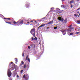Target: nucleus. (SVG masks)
<instances>
[{
	"label": "nucleus",
	"instance_id": "nucleus-37",
	"mask_svg": "<svg viewBox=\"0 0 80 80\" xmlns=\"http://www.w3.org/2000/svg\"><path fill=\"white\" fill-rule=\"evenodd\" d=\"M74 16H75V17H78V14H77V15H76V14H74Z\"/></svg>",
	"mask_w": 80,
	"mask_h": 80
},
{
	"label": "nucleus",
	"instance_id": "nucleus-8",
	"mask_svg": "<svg viewBox=\"0 0 80 80\" xmlns=\"http://www.w3.org/2000/svg\"><path fill=\"white\" fill-rule=\"evenodd\" d=\"M61 32L62 33L63 35H65L66 34V31L65 30L61 31Z\"/></svg>",
	"mask_w": 80,
	"mask_h": 80
},
{
	"label": "nucleus",
	"instance_id": "nucleus-13",
	"mask_svg": "<svg viewBox=\"0 0 80 80\" xmlns=\"http://www.w3.org/2000/svg\"><path fill=\"white\" fill-rule=\"evenodd\" d=\"M67 18H66L65 19L63 23H67Z\"/></svg>",
	"mask_w": 80,
	"mask_h": 80
},
{
	"label": "nucleus",
	"instance_id": "nucleus-7",
	"mask_svg": "<svg viewBox=\"0 0 80 80\" xmlns=\"http://www.w3.org/2000/svg\"><path fill=\"white\" fill-rule=\"evenodd\" d=\"M20 20L19 24H18V25H19V24H20V25H22V24H23V20Z\"/></svg>",
	"mask_w": 80,
	"mask_h": 80
},
{
	"label": "nucleus",
	"instance_id": "nucleus-53",
	"mask_svg": "<svg viewBox=\"0 0 80 80\" xmlns=\"http://www.w3.org/2000/svg\"><path fill=\"white\" fill-rule=\"evenodd\" d=\"M78 31H79V29H78Z\"/></svg>",
	"mask_w": 80,
	"mask_h": 80
},
{
	"label": "nucleus",
	"instance_id": "nucleus-54",
	"mask_svg": "<svg viewBox=\"0 0 80 80\" xmlns=\"http://www.w3.org/2000/svg\"><path fill=\"white\" fill-rule=\"evenodd\" d=\"M49 12H51V11H49Z\"/></svg>",
	"mask_w": 80,
	"mask_h": 80
},
{
	"label": "nucleus",
	"instance_id": "nucleus-22",
	"mask_svg": "<svg viewBox=\"0 0 80 80\" xmlns=\"http://www.w3.org/2000/svg\"><path fill=\"white\" fill-rule=\"evenodd\" d=\"M28 55H27L26 58L25 60H28Z\"/></svg>",
	"mask_w": 80,
	"mask_h": 80
},
{
	"label": "nucleus",
	"instance_id": "nucleus-41",
	"mask_svg": "<svg viewBox=\"0 0 80 80\" xmlns=\"http://www.w3.org/2000/svg\"><path fill=\"white\" fill-rule=\"evenodd\" d=\"M9 80H12V78H9Z\"/></svg>",
	"mask_w": 80,
	"mask_h": 80
},
{
	"label": "nucleus",
	"instance_id": "nucleus-40",
	"mask_svg": "<svg viewBox=\"0 0 80 80\" xmlns=\"http://www.w3.org/2000/svg\"><path fill=\"white\" fill-rule=\"evenodd\" d=\"M80 10V8L77 9V10Z\"/></svg>",
	"mask_w": 80,
	"mask_h": 80
},
{
	"label": "nucleus",
	"instance_id": "nucleus-32",
	"mask_svg": "<svg viewBox=\"0 0 80 80\" xmlns=\"http://www.w3.org/2000/svg\"><path fill=\"white\" fill-rule=\"evenodd\" d=\"M22 57H24V52H23V53H22Z\"/></svg>",
	"mask_w": 80,
	"mask_h": 80
},
{
	"label": "nucleus",
	"instance_id": "nucleus-10",
	"mask_svg": "<svg viewBox=\"0 0 80 80\" xmlns=\"http://www.w3.org/2000/svg\"><path fill=\"white\" fill-rule=\"evenodd\" d=\"M26 8H28V7L30 6V3H28V2H26Z\"/></svg>",
	"mask_w": 80,
	"mask_h": 80
},
{
	"label": "nucleus",
	"instance_id": "nucleus-50",
	"mask_svg": "<svg viewBox=\"0 0 80 80\" xmlns=\"http://www.w3.org/2000/svg\"><path fill=\"white\" fill-rule=\"evenodd\" d=\"M79 13V12L78 11V12H77V13Z\"/></svg>",
	"mask_w": 80,
	"mask_h": 80
},
{
	"label": "nucleus",
	"instance_id": "nucleus-56",
	"mask_svg": "<svg viewBox=\"0 0 80 80\" xmlns=\"http://www.w3.org/2000/svg\"><path fill=\"white\" fill-rule=\"evenodd\" d=\"M59 13H60V12H59Z\"/></svg>",
	"mask_w": 80,
	"mask_h": 80
},
{
	"label": "nucleus",
	"instance_id": "nucleus-34",
	"mask_svg": "<svg viewBox=\"0 0 80 80\" xmlns=\"http://www.w3.org/2000/svg\"><path fill=\"white\" fill-rule=\"evenodd\" d=\"M51 10H54V8H51Z\"/></svg>",
	"mask_w": 80,
	"mask_h": 80
},
{
	"label": "nucleus",
	"instance_id": "nucleus-42",
	"mask_svg": "<svg viewBox=\"0 0 80 80\" xmlns=\"http://www.w3.org/2000/svg\"><path fill=\"white\" fill-rule=\"evenodd\" d=\"M17 78H18V77H19V76H18V75H17Z\"/></svg>",
	"mask_w": 80,
	"mask_h": 80
},
{
	"label": "nucleus",
	"instance_id": "nucleus-43",
	"mask_svg": "<svg viewBox=\"0 0 80 80\" xmlns=\"http://www.w3.org/2000/svg\"><path fill=\"white\" fill-rule=\"evenodd\" d=\"M80 15V13H79V15L78 16V17H79Z\"/></svg>",
	"mask_w": 80,
	"mask_h": 80
},
{
	"label": "nucleus",
	"instance_id": "nucleus-3",
	"mask_svg": "<svg viewBox=\"0 0 80 80\" xmlns=\"http://www.w3.org/2000/svg\"><path fill=\"white\" fill-rule=\"evenodd\" d=\"M30 46H28V49L29 50V49H30V48H32H32H35V45H34V44L32 43V44H30Z\"/></svg>",
	"mask_w": 80,
	"mask_h": 80
},
{
	"label": "nucleus",
	"instance_id": "nucleus-14",
	"mask_svg": "<svg viewBox=\"0 0 80 80\" xmlns=\"http://www.w3.org/2000/svg\"><path fill=\"white\" fill-rule=\"evenodd\" d=\"M72 32V30H71L70 28H69L67 29V32Z\"/></svg>",
	"mask_w": 80,
	"mask_h": 80
},
{
	"label": "nucleus",
	"instance_id": "nucleus-1",
	"mask_svg": "<svg viewBox=\"0 0 80 80\" xmlns=\"http://www.w3.org/2000/svg\"><path fill=\"white\" fill-rule=\"evenodd\" d=\"M30 33L32 35H33V37H35V28H33L30 31Z\"/></svg>",
	"mask_w": 80,
	"mask_h": 80
},
{
	"label": "nucleus",
	"instance_id": "nucleus-33",
	"mask_svg": "<svg viewBox=\"0 0 80 80\" xmlns=\"http://www.w3.org/2000/svg\"><path fill=\"white\" fill-rule=\"evenodd\" d=\"M21 64H24V62L23 61H21Z\"/></svg>",
	"mask_w": 80,
	"mask_h": 80
},
{
	"label": "nucleus",
	"instance_id": "nucleus-24",
	"mask_svg": "<svg viewBox=\"0 0 80 80\" xmlns=\"http://www.w3.org/2000/svg\"><path fill=\"white\" fill-rule=\"evenodd\" d=\"M25 76H26V75H25V74H24L23 76V78H25L26 79V77Z\"/></svg>",
	"mask_w": 80,
	"mask_h": 80
},
{
	"label": "nucleus",
	"instance_id": "nucleus-27",
	"mask_svg": "<svg viewBox=\"0 0 80 80\" xmlns=\"http://www.w3.org/2000/svg\"><path fill=\"white\" fill-rule=\"evenodd\" d=\"M73 35V33H72L71 32V33H70V35Z\"/></svg>",
	"mask_w": 80,
	"mask_h": 80
},
{
	"label": "nucleus",
	"instance_id": "nucleus-12",
	"mask_svg": "<svg viewBox=\"0 0 80 80\" xmlns=\"http://www.w3.org/2000/svg\"><path fill=\"white\" fill-rule=\"evenodd\" d=\"M44 26H45V24H42V25H41L39 26L38 27V29H39V28H40V27H44Z\"/></svg>",
	"mask_w": 80,
	"mask_h": 80
},
{
	"label": "nucleus",
	"instance_id": "nucleus-2",
	"mask_svg": "<svg viewBox=\"0 0 80 80\" xmlns=\"http://www.w3.org/2000/svg\"><path fill=\"white\" fill-rule=\"evenodd\" d=\"M4 19H5V22L6 23H8V24H9L10 25H12V22H7V21H8V20H10V18H4Z\"/></svg>",
	"mask_w": 80,
	"mask_h": 80
},
{
	"label": "nucleus",
	"instance_id": "nucleus-17",
	"mask_svg": "<svg viewBox=\"0 0 80 80\" xmlns=\"http://www.w3.org/2000/svg\"><path fill=\"white\" fill-rule=\"evenodd\" d=\"M73 0H72V1H69V2H70V4H72V3L74 2V1Z\"/></svg>",
	"mask_w": 80,
	"mask_h": 80
},
{
	"label": "nucleus",
	"instance_id": "nucleus-55",
	"mask_svg": "<svg viewBox=\"0 0 80 80\" xmlns=\"http://www.w3.org/2000/svg\"><path fill=\"white\" fill-rule=\"evenodd\" d=\"M69 2H69V1L68 2V3H69Z\"/></svg>",
	"mask_w": 80,
	"mask_h": 80
},
{
	"label": "nucleus",
	"instance_id": "nucleus-48",
	"mask_svg": "<svg viewBox=\"0 0 80 80\" xmlns=\"http://www.w3.org/2000/svg\"><path fill=\"white\" fill-rule=\"evenodd\" d=\"M11 63H12V64L13 63V62H11Z\"/></svg>",
	"mask_w": 80,
	"mask_h": 80
},
{
	"label": "nucleus",
	"instance_id": "nucleus-39",
	"mask_svg": "<svg viewBox=\"0 0 80 80\" xmlns=\"http://www.w3.org/2000/svg\"><path fill=\"white\" fill-rule=\"evenodd\" d=\"M32 40H34V39L33 38V37H32Z\"/></svg>",
	"mask_w": 80,
	"mask_h": 80
},
{
	"label": "nucleus",
	"instance_id": "nucleus-45",
	"mask_svg": "<svg viewBox=\"0 0 80 80\" xmlns=\"http://www.w3.org/2000/svg\"><path fill=\"white\" fill-rule=\"evenodd\" d=\"M62 1L63 2H64V1H65V0H62Z\"/></svg>",
	"mask_w": 80,
	"mask_h": 80
},
{
	"label": "nucleus",
	"instance_id": "nucleus-5",
	"mask_svg": "<svg viewBox=\"0 0 80 80\" xmlns=\"http://www.w3.org/2000/svg\"><path fill=\"white\" fill-rule=\"evenodd\" d=\"M58 20H59V21H61V22H63V20H64L63 18H62L61 17H59L58 18Z\"/></svg>",
	"mask_w": 80,
	"mask_h": 80
},
{
	"label": "nucleus",
	"instance_id": "nucleus-23",
	"mask_svg": "<svg viewBox=\"0 0 80 80\" xmlns=\"http://www.w3.org/2000/svg\"><path fill=\"white\" fill-rule=\"evenodd\" d=\"M77 22L78 24H80V21L78 20Z\"/></svg>",
	"mask_w": 80,
	"mask_h": 80
},
{
	"label": "nucleus",
	"instance_id": "nucleus-38",
	"mask_svg": "<svg viewBox=\"0 0 80 80\" xmlns=\"http://www.w3.org/2000/svg\"><path fill=\"white\" fill-rule=\"evenodd\" d=\"M73 28H73L71 27V28L70 29H71V30H73Z\"/></svg>",
	"mask_w": 80,
	"mask_h": 80
},
{
	"label": "nucleus",
	"instance_id": "nucleus-44",
	"mask_svg": "<svg viewBox=\"0 0 80 80\" xmlns=\"http://www.w3.org/2000/svg\"><path fill=\"white\" fill-rule=\"evenodd\" d=\"M77 2H79V1H80V0H76Z\"/></svg>",
	"mask_w": 80,
	"mask_h": 80
},
{
	"label": "nucleus",
	"instance_id": "nucleus-30",
	"mask_svg": "<svg viewBox=\"0 0 80 80\" xmlns=\"http://www.w3.org/2000/svg\"><path fill=\"white\" fill-rule=\"evenodd\" d=\"M70 7L71 8H72L73 7V5H72V4H71Z\"/></svg>",
	"mask_w": 80,
	"mask_h": 80
},
{
	"label": "nucleus",
	"instance_id": "nucleus-11",
	"mask_svg": "<svg viewBox=\"0 0 80 80\" xmlns=\"http://www.w3.org/2000/svg\"><path fill=\"white\" fill-rule=\"evenodd\" d=\"M12 70H14V69H16L17 68L15 66H12V67L11 68Z\"/></svg>",
	"mask_w": 80,
	"mask_h": 80
},
{
	"label": "nucleus",
	"instance_id": "nucleus-46",
	"mask_svg": "<svg viewBox=\"0 0 80 80\" xmlns=\"http://www.w3.org/2000/svg\"><path fill=\"white\" fill-rule=\"evenodd\" d=\"M69 28H71L72 27H71V26H69Z\"/></svg>",
	"mask_w": 80,
	"mask_h": 80
},
{
	"label": "nucleus",
	"instance_id": "nucleus-31",
	"mask_svg": "<svg viewBox=\"0 0 80 80\" xmlns=\"http://www.w3.org/2000/svg\"><path fill=\"white\" fill-rule=\"evenodd\" d=\"M54 28L55 29H57V27H54Z\"/></svg>",
	"mask_w": 80,
	"mask_h": 80
},
{
	"label": "nucleus",
	"instance_id": "nucleus-4",
	"mask_svg": "<svg viewBox=\"0 0 80 80\" xmlns=\"http://www.w3.org/2000/svg\"><path fill=\"white\" fill-rule=\"evenodd\" d=\"M8 77H10L12 76V72L10 69L8 70Z\"/></svg>",
	"mask_w": 80,
	"mask_h": 80
},
{
	"label": "nucleus",
	"instance_id": "nucleus-52",
	"mask_svg": "<svg viewBox=\"0 0 80 80\" xmlns=\"http://www.w3.org/2000/svg\"><path fill=\"white\" fill-rule=\"evenodd\" d=\"M68 34H69V32H68Z\"/></svg>",
	"mask_w": 80,
	"mask_h": 80
},
{
	"label": "nucleus",
	"instance_id": "nucleus-36",
	"mask_svg": "<svg viewBox=\"0 0 80 80\" xmlns=\"http://www.w3.org/2000/svg\"><path fill=\"white\" fill-rule=\"evenodd\" d=\"M23 72V70H22L21 71V73H22Z\"/></svg>",
	"mask_w": 80,
	"mask_h": 80
},
{
	"label": "nucleus",
	"instance_id": "nucleus-26",
	"mask_svg": "<svg viewBox=\"0 0 80 80\" xmlns=\"http://www.w3.org/2000/svg\"><path fill=\"white\" fill-rule=\"evenodd\" d=\"M34 40H37V37H35V38H34Z\"/></svg>",
	"mask_w": 80,
	"mask_h": 80
},
{
	"label": "nucleus",
	"instance_id": "nucleus-29",
	"mask_svg": "<svg viewBox=\"0 0 80 80\" xmlns=\"http://www.w3.org/2000/svg\"><path fill=\"white\" fill-rule=\"evenodd\" d=\"M28 60L29 62H30V58H28Z\"/></svg>",
	"mask_w": 80,
	"mask_h": 80
},
{
	"label": "nucleus",
	"instance_id": "nucleus-9",
	"mask_svg": "<svg viewBox=\"0 0 80 80\" xmlns=\"http://www.w3.org/2000/svg\"><path fill=\"white\" fill-rule=\"evenodd\" d=\"M19 22H20V20H19L17 22H16L14 21L13 22V23L14 24V25H16V24H17L18 23H19Z\"/></svg>",
	"mask_w": 80,
	"mask_h": 80
},
{
	"label": "nucleus",
	"instance_id": "nucleus-51",
	"mask_svg": "<svg viewBox=\"0 0 80 80\" xmlns=\"http://www.w3.org/2000/svg\"><path fill=\"white\" fill-rule=\"evenodd\" d=\"M42 50H44V49H43V48L42 49Z\"/></svg>",
	"mask_w": 80,
	"mask_h": 80
},
{
	"label": "nucleus",
	"instance_id": "nucleus-28",
	"mask_svg": "<svg viewBox=\"0 0 80 80\" xmlns=\"http://www.w3.org/2000/svg\"><path fill=\"white\" fill-rule=\"evenodd\" d=\"M80 32H76V34H78V33H80Z\"/></svg>",
	"mask_w": 80,
	"mask_h": 80
},
{
	"label": "nucleus",
	"instance_id": "nucleus-15",
	"mask_svg": "<svg viewBox=\"0 0 80 80\" xmlns=\"http://www.w3.org/2000/svg\"><path fill=\"white\" fill-rule=\"evenodd\" d=\"M53 21L52 20L50 22H48L47 24H51V23H53Z\"/></svg>",
	"mask_w": 80,
	"mask_h": 80
},
{
	"label": "nucleus",
	"instance_id": "nucleus-35",
	"mask_svg": "<svg viewBox=\"0 0 80 80\" xmlns=\"http://www.w3.org/2000/svg\"><path fill=\"white\" fill-rule=\"evenodd\" d=\"M33 22H34V23H37V21H33Z\"/></svg>",
	"mask_w": 80,
	"mask_h": 80
},
{
	"label": "nucleus",
	"instance_id": "nucleus-19",
	"mask_svg": "<svg viewBox=\"0 0 80 80\" xmlns=\"http://www.w3.org/2000/svg\"><path fill=\"white\" fill-rule=\"evenodd\" d=\"M65 7L66 8H68L69 6H68V5H67L66 6H65Z\"/></svg>",
	"mask_w": 80,
	"mask_h": 80
},
{
	"label": "nucleus",
	"instance_id": "nucleus-20",
	"mask_svg": "<svg viewBox=\"0 0 80 80\" xmlns=\"http://www.w3.org/2000/svg\"><path fill=\"white\" fill-rule=\"evenodd\" d=\"M31 22H33V20H32V21H31L30 22H27V23H31Z\"/></svg>",
	"mask_w": 80,
	"mask_h": 80
},
{
	"label": "nucleus",
	"instance_id": "nucleus-21",
	"mask_svg": "<svg viewBox=\"0 0 80 80\" xmlns=\"http://www.w3.org/2000/svg\"><path fill=\"white\" fill-rule=\"evenodd\" d=\"M61 7H62V8H65V5H61Z\"/></svg>",
	"mask_w": 80,
	"mask_h": 80
},
{
	"label": "nucleus",
	"instance_id": "nucleus-16",
	"mask_svg": "<svg viewBox=\"0 0 80 80\" xmlns=\"http://www.w3.org/2000/svg\"><path fill=\"white\" fill-rule=\"evenodd\" d=\"M26 80H28V74H27L26 76Z\"/></svg>",
	"mask_w": 80,
	"mask_h": 80
},
{
	"label": "nucleus",
	"instance_id": "nucleus-47",
	"mask_svg": "<svg viewBox=\"0 0 80 80\" xmlns=\"http://www.w3.org/2000/svg\"><path fill=\"white\" fill-rule=\"evenodd\" d=\"M70 26L71 27H72V24H71V25H70Z\"/></svg>",
	"mask_w": 80,
	"mask_h": 80
},
{
	"label": "nucleus",
	"instance_id": "nucleus-6",
	"mask_svg": "<svg viewBox=\"0 0 80 80\" xmlns=\"http://www.w3.org/2000/svg\"><path fill=\"white\" fill-rule=\"evenodd\" d=\"M24 67H23V68H26V67L27 68H28H28H29V67H30V66H29V64H28V65H27L26 64H24Z\"/></svg>",
	"mask_w": 80,
	"mask_h": 80
},
{
	"label": "nucleus",
	"instance_id": "nucleus-25",
	"mask_svg": "<svg viewBox=\"0 0 80 80\" xmlns=\"http://www.w3.org/2000/svg\"><path fill=\"white\" fill-rule=\"evenodd\" d=\"M33 23H34L33 22H31V23H30V25H33Z\"/></svg>",
	"mask_w": 80,
	"mask_h": 80
},
{
	"label": "nucleus",
	"instance_id": "nucleus-18",
	"mask_svg": "<svg viewBox=\"0 0 80 80\" xmlns=\"http://www.w3.org/2000/svg\"><path fill=\"white\" fill-rule=\"evenodd\" d=\"M15 60L16 62V63L18 62V59H17V58H15Z\"/></svg>",
	"mask_w": 80,
	"mask_h": 80
},
{
	"label": "nucleus",
	"instance_id": "nucleus-49",
	"mask_svg": "<svg viewBox=\"0 0 80 80\" xmlns=\"http://www.w3.org/2000/svg\"><path fill=\"white\" fill-rule=\"evenodd\" d=\"M47 29H48V28H49V27H48V28H47Z\"/></svg>",
	"mask_w": 80,
	"mask_h": 80
}]
</instances>
